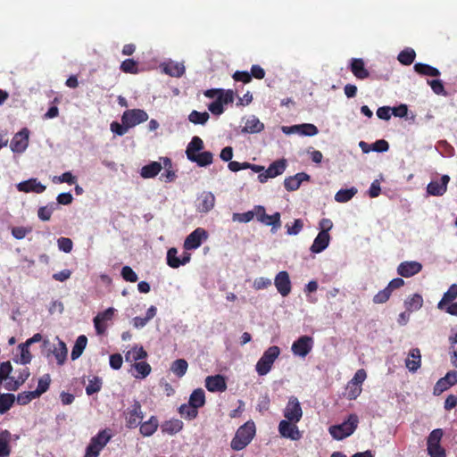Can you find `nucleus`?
I'll list each match as a JSON object with an SVG mask.
<instances>
[{
  "instance_id": "obj_1",
  "label": "nucleus",
  "mask_w": 457,
  "mask_h": 457,
  "mask_svg": "<svg viewBox=\"0 0 457 457\" xmlns=\"http://www.w3.org/2000/svg\"><path fill=\"white\" fill-rule=\"evenodd\" d=\"M204 96L207 98L214 99L208 104V110L216 116H220L224 112V104L234 102L235 93L231 89L212 88L204 92Z\"/></svg>"
},
{
  "instance_id": "obj_2",
  "label": "nucleus",
  "mask_w": 457,
  "mask_h": 457,
  "mask_svg": "<svg viewBox=\"0 0 457 457\" xmlns=\"http://www.w3.org/2000/svg\"><path fill=\"white\" fill-rule=\"evenodd\" d=\"M255 433L254 422L253 420L246 421L237 428L230 443L231 448L235 451L243 450L252 442Z\"/></svg>"
},
{
  "instance_id": "obj_3",
  "label": "nucleus",
  "mask_w": 457,
  "mask_h": 457,
  "mask_svg": "<svg viewBox=\"0 0 457 457\" xmlns=\"http://www.w3.org/2000/svg\"><path fill=\"white\" fill-rule=\"evenodd\" d=\"M358 424V416L355 413H352L341 424L330 426L328 431L334 439L343 440L350 436L356 430Z\"/></svg>"
},
{
  "instance_id": "obj_4",
  "label": "nucleus",
  "mask_w": 457,
  "mask_h": 457,
  "mask_svg": "<svg viewBox=\"0 0 457 457\" xmlns=\"http://www.w3.org/2000/svg\"><path fill=\"white\" fill-rule=\"evenodd\" d=\"M280 354V349L277 345L270 346L259 359L255 369L260 376H264L270 372L274 361Z\"/></svg>"
},
{
  "instance_id": "obj_5",
  "label": "nucleus",
  "mask_w": 457,
  "mask_h": 457,
  "mask_svg": "<svg viewBox=\"0 0 457 457\" xmlns=\"http://www.w3.org/2000/svg\"><path fill=\"white\" fill-rule=\"evenodd\" d=\"M443 435L441 428H436L429 434L427 445L428 454L430 457H446L445 450L440 445Z\"/></svg>"
},
{
  "instance_id": "obj_6",
  "label": "nucleus",
  "mask_w": 457,
  "mask_h": 457,
  "mask_svg": "<svg viewBox=\"0 0 457 457\" xmlns=\"http://www.w3.org/2000/svg\"><path fill=\"white\" fill-rule=\"evenodd\" d=\"M109 440L110 436L107 432L105 430L100 431L96 436L91 438L89 445L86 448L85 457H97Z\"/></svg>"
},
{
  "instance_id": "obj_7",
  "label": "nucleus",
  "mask_w": 457,
  "mask_h": 457,
  "mask_svg": "<svg viewBox=\"0 0 457 457\" xmlns=\"http://www.w3.org/2000/svg\"><path fill=\"white\" fill-rule=\"evenodd\" d=\"M256 219L261 223L266 226H271V231L275 233L281 227L280 213L278 212L272 215L266 213L265 208L262 205H255Z\"/></svg>"
},
{
  "instance_id": "obj_8",
  "label": "nucleus",
  "mask_w": 457,
  "mask_h": 457,
  "mask_svg": "<svg viewBox=\"0 0 457 457\" xmlns=\"http://www.w3.org/2000/svg\"><path fill=\"white\" fill-rule=\"evenodd\" d=\"M147 120L148 114L141 109L127 110L121 116V122L129 128H133Z\"/></svg>"
},
{
  "instance_id": "obj_9",
  "label": "nucleus",
  "mask_w": 457,
  "mask_h": 457,
  "mask_svg": "<svg viewBox=\"0 0 457 457\" xmlns=\"http://www.w3.org/2000/svg\"><path fill=\"white\" fill-rule=\"evenodd\" d=\"M286 420L293 422H299L303 417V410L297 397L290 396L284 409Z\"/></svg>"
},
{
  "instance_id": "obj_10",
  "label": "nucleus",
  "mask_w": 457,
  "mask_h": 457,
  "mask_svg": "<svg viewBox=\"0 0 457 457\" xmlns=\"http://www.w3.org/2000/svg\"><path fill=\"white\" fill-rule=\"evenodd\" d=\"M143 418L144 414L141 404L138 401H135L125 412L126 427L129 428H137L141 423Z\"/></svg>"
},
{
  "instance_id": "obj_11",
  "label": "nucleus",
  "mask_w": 457,
  "mask_h": 457,
  "mask_svg": "<svg viewBox=\"0 0 457 457\" xmlns=\"http://www.w3.org/2000/svg\"><path fill=\"white\" fill-rule=\"evenodd\" d=\"M298 422L283 420L278 424V432L282 437L297 441L302 437V434L298 429Z\"/></svg>"
},
{
  "instance_id": "obj_12",
  "label": "nucleus",
  "mask_w": 457,
  "mask_h": 457,
  "mask_svg": "<svg viewBox=\"0 0 457 457\" xmlns=\"http://www.w3.org/2000/svg\"><path fill=\"white\" fill-rule=\"evenodd\" d=\"M313 347V338L309 336H302L295 340L291 347L295 355L305 357Z\"/></svg>"
},
{
  "instance_id": "obj_13",
  "label": "nucleus",
  "mask_w": 457,
  "mask_h": 457,
  "mask_svg": "<svg viewBox=\"0 0 457 457\" xmlns=\"http://www.w3.org/2000/svg\"><path fill=\"white\" fill-rule=\"evenodd\" d=\"M29 131L27 128H23L16 133L11 141V150L17 154L23 153L29 145Z\"/></svg>"
},
{
  "instance_id": "obj_14",
  "label": "nucleus",
  "mask_w": 457,
  "mask_h": 457,
  "mask_svg": "<svg viewBox=\"0 0 457 457\" xmlns=\"http://www.w3.org/2000/svg\"><path fill=\"white\" fill-rule=\"evenodd\" d=\"M208 234L203 228H197L191 232L184 241V248L186 250H194L198 248L203 240L207 239Z\"/></svg>"
},
{
  "instance_id": "obj_15",
  "label": "nucleus",
  "mask_w": 457,
  "mask_h": 457,
  "mask_svg": "<svg viewBox=\"0 0 457 457\" xmlns=\"http://www.w3.org/2000/svg\"><path fill=\"white\" fill-rule=\"evenodd\" d=\"M274 285L282 296H287L291 292V281L287 271H279L274 279Z\"/></svg>"
},
{
  "instance_id": "obj_16",
  "label": "nucleus",
  "mask_w": 457,
  "mask_h": 457,
  "mask_svg": "<svg viewBox=\"0 0 457 457\" xmlns=\"http://www.w3.org/2000/svg\"><path fill=\"white\" fill-rule=\"evenodd\" d=\"M205 387L209 392H225L227 390L226 378L222 375L208 376L205 378Z\"/></svg>"
},
{
  "instance_id": "obj_17",
  "label": "nucleus",
  "mask_w": 457,
  "mask_h": 457,
  "mask_svg": "<svg viewBox=\"0 0 457 457\" xmlns=\"http://www.w3.org/2000/svg\"><path fill=\"white\" fill-rule=\"evenodd\" d=\"M215 196L212 192H203L197 198L196 210L199 212L206 213L213 209Z\"/></svg>"
},
{
  "instance_id": "obj_18",
  "label": "nucleus",
  "mask_w": 457,
  "mask_h": 457,
  "mask_svg": "<svg viewBox=\"0 0 457 457\" xmlns=\"http://www.w3.org/2000/svg\"><path fill=\"white\" fill-rule=\"evenodd\" d=\"M421 270L422 265L419 262H403L397 267V273L402 277L410 278L418 274Z\"/></svg>"
},
{
  "instance_id": "obj_19",
  "label": "nucleus",
  "mask_w": 457,
  "mask_h": 457,
  "mask_svg": "<svg viewBox=\"0 0 457 457\" xmlns=\"http://www.w3.org/2000/svg\"><path fill=\"white\" fill-rule=\"evenodd\" d=\"M450 181V177L448 175H443L441 177L440 181L433 180L428 183L427 187V192L430 195L441 196L443 195L447 189V184Z\"/></svg>"
},
{
  "instance_id": "obj_20",
  "label": "nucleus",
  "mask_w": 457,
  "mask_h": 457,
  "mask_svg": "<svg viewBox=\"0 0 457 457\" xmlns=\"http://www.w3.org/2000/svg\"><path fill=\"white\" fill-rule=\"evenodd\" d=\"M349 68L358 79L363 80L370 77V71L366 69L365 62L361 58H352Z\"/></svg>"
},
{
  "instance_id": "obj_21",
  "label": "nucleus",
  "mask_w": 457,
  "mask_h": 457,
  "mask_svg": "<svg viewBox=\"0 0 457 457\" xmlns=\"http://www.w3.org/2000/svg\"><path fill=\"white\" fill-rule=\"evenodd\" d=\"M46 186L37 181V179H30L17 185V189L21 192H34L37 194L43 193L46 190Z\"/></svg>"
},
{
  "instance_id": "obj_22",
  "label": "nucleus",
  "mask_w": 457,
  "mask_h": 457,
  "mask_svg": "<svg viewBox=\"0 0 457 457\" xmlns=\"http://www.w3.org/2000/svg\"><path fill=\"white\" fill-rule=\"evenodd\" d=\"M405 366L411 372H416L421 366V353L419 348H412L405 360Z\"/></svg>"
},
{
  "instance_id": "obj_23",
  "label": "nucleus",
  "mask_w": 457,
  "mask_h": 457,
  "mask_svg": "<svg viewBox=\"0 0 457 457\" xmlns=\"http://www.w3.org/2000/svg\"><path fill=\"white\" fill-rule=\"evenodd\" d=\"M329 241V234L319 233L310 248L311 252L314 253H321L328 246Z\"/></svg>"
},
{
  "instance_id": "obj_24",
  "label": "nucleus",
  "mask_w": 457,
  "mask_h": 457,
  "mask_svg": "<svg viewBox=\"0 0 457 457\" xmlns=\"http://www.w3.org/2000/svg\"><path fill=\"white\" fill-rule=\"evenodd\" d=\"M139 431L143 436H151L155 433L159 427V421L156 416H151L150 419L140 423Z\"/></svg>"
},
{
  "instance_id": "obj_25",
  "label": "nucleus",
  "mask_w": 457,
  "mask_h": 457,
  "mask_svg": "<svg viewBox=\"0 0 457 457\" xmlns=\"http://www.w3.org/2000/svg\"><path fill=\"white\" fill-rule=\"evenodd\" d=\"M183 422L178 419H171L164 421L162 426V432L168 435H175L183 429Z\"/></svg>"
},
{
  "instance_id": "obj_26",
  "label": "nucleus",
  "mask_w": 457,
  "mask_h": 457,
  "mask_svg": "<svg viewBox=\"0 0 457 457\" xmlns=\"http://www.w3.org/2000/svg\"><path fill=\"white\" fill-rule=\"evenodd\" d=\"M162 70L166 74L176 78H180L185 73L184 65L176 62L164 63Z\"/></svg>"
},
{
  "instance_id": "obj_27",
  "label": "nucleus",
  "mask_w": 457,
  "mask_h": 457,
  "mask_svg": "<svg viewBox=\"0 0 457 457\" xmlns=\"http://www.w3.org/2000/svg\"><path fill=\"white\" fill-rule=\"evenodd\" d=\"M57 340H58V343L54 347V350L52 351V353L57 361V364L62 366L66 361L68 350H67L65 343L62 340L59 339L58 337H57Z\"/></svg>"
},
{
  "instance_id": "obj_28",
  "label": "nucleus",
  "mask_w": 457,
  "mask_h": 457,
  "mask_svg": "<svg viewBox=\"0 0 457 457\" xmlns=\"http://www.w3.org/2000/svg\"><path fill=\"white\" fill-rule=\"evenodd\" d=\"M457 298V284H453L449 287L448 290L444 294L442 299L437 303L439 310H445L448 303H452Z\"/></svg>"
},
{
  "instance_id": "obj_29",
  "label": "nucleus",
  "mask_w": 457,
  "mask_h": 457,
  "mask_svg": "<svg viewBox=\"0 0 457 457\" xmlns=\"http://www.w3.org/2000/svg\"><path fill=\"white\" fill-rule=\"evenodd\" d=\"M188 160L195 162L200 167H205L212 163L213 154L209 151H205L192 155Z\"/></svg>"
},
{
  "instance_id": "obj_30",
  "label": "nucleus",
  "mask_w": 457,
  "mask_h": 457,
  "mask_svg": "<svg viewBox=\"0 0 457 457\" xmlns=\"http://www.w3.org/2000/svg\"><path fill=\"white\" fill-rule=\"evenodd\" d=\"M413 69L418 74L422 76L439 77L441 74L438 69L422 62L415 63Z\"/></svg>"
},
{
  "instance_id": "obj_31",
  "label": "nucleus",
  "mask_w": 457,
  "mask_h": 457,
  "mask_svg": "<svg viewBox=\"0 0 457 457\" xmlns=\"http://www.w3.org/2000/svg\"><path fill=\"white\" fill-rule=\"evenodd\" d=\"M264 129V124L260 121L258 118L255 116L250 117L246 122L242 131L245 133H259Z\"/></svg>"
},
{
  "instance_id": "obj_32",
  "label": "nucleus",
  "mask_w": 457,
  "mask_h": 457,
  "mask_svg": "<svg viewBox=\"0 0 457 457\" xmlns=\"http://www.w3.org/2000/svg\"><path fill=\"white\" fill-rule=\"evenodd\" d=\"M188 403L197 410L205 404V393L202 388L195 389L190 396Z\"/></svg>"
},
{
  "instance_id": "obj_33",
  "label": "nucleus",
  "mask_w": 457,
  "mask_h": 457,
  "mask_svg": "<svg viewBox=\"0 0 457 457\" xmlns=\"http://www.w3.org/2000/svg\"><path fill=\"white\" fill-rule=\"evenodd\" d=\"M87 344V338L85 335H80L76 339V342L73 345L72 351H71V360L75 361L79 357L81 356L83 351L85 350Z\"/></svg>"
},
{
  "instance_id": "obj_34",
  "label": "nucleus",
  "mask_w": 457,
  "mask_h": 457,
  "mask_svg": "<svg viewBox=\"0 0 457 457\" xmlns=\"http://www.w3.org/2000/svg\"><path fill=\"white\" fill-rule=\"evenodd\" d=\"M147 357L146 351L143 348V346H134L131 350L128 351L125 354L126 361H137L139 360H144Z\"/></svg>"
},
{
  "instance_id": "obj_35",
  "label": "nucleus",
  "mask_w": 457,
  "mask_h": 457,
  "mask_svg": "<svg viewBox=\"0 0 457 457\" xmlns=\"http://www.w3.org/2000/svg\"><path fill=\"white\" fill-rule=\"evenodd\" d=\"M162 166L160 162H152L141 169L140 174L144 179L154 178L162 170Z\"/></svg>"
},
{
  "instance_id": "obj_36",
  "label": "nucleus",
  "mask_w": 457,
  "mask_h": 457,
  "mask_svg": "<svg viewBox=\"0 0 457 457\" xmlns=\"http://www.w3.org/2000/svg\"><path fill=\"white\" fill-rule=\"evenodd\" d=\"M287 168L286 159H279L273 162L266 170L270 178H275L281 175Z\"/></svg>"
},
{
  "instance_id": "obj_37",
  "label": "nucleus",
  "mask_w": 457,
  "mask_h": 457,
  "mask_svg": "<svg viewBox=\"0 0 457 457\" xmlns=\"http://www.w3.org/2000/svg\"><path fill=\"white\" fill-rule=\"evenodd\" d=\"M423 305V298L420 294H414L404 302L406 310L410 312L420 310Z\"/></svg>"
},
{
  "instance_id": "obj_38",
  "label": "nucleus",
  "mask_w": 457,
  "mask_h": 457,
  "mask_svg": "<svg viewBox=\"0 0 457 457\" xmlns=\"http://www.w3.org/2000/svg\"><path fill=\"white\" fill-rule=\"evenodd\" d=\"M204 147V145L203 140L197 136L193 137L186 150L187 159L197 154L199 151L203 150Z\"/></svg>"
},
{
  "instance_id": "obj_39",
  "label": "nucleus",
  "mask_w": 457,
  "mask_h": 457,
  "mask_svg": "<svg viewBox=\"0 0 457 457\" xmlns=\"http://www.w3.org/2000/svg\"><path fill=\"white\" fill-rule=\"evenodd\" d=\"M291 130L297 131L302 135L304 136H315L318 134L319 130L318 128L311 123H303L300 125H295L290 128Z\"/></svg>"
},
{
  "instance_id": "obj_40",
  "label": "nucleus",
  "mask_w": 457,
  "mask_h": 457,
  "mask_svg": "<svg viewBox=\"0 0 457 457\" xmlns=\"http://www.w3.org/2000/svg\"><path fill=\"white\" fill-rule=\"evenodd\" d=\"M415 57V51L411 47H407L399 53L397 60L403 65H411L414 62Z\"/></svg>"
},
{
  "instance_id": "obj_41",
  "label": "nucleus",
  "mask_w": 457,
  "mask_h": 457,
  "mask_svg": "<svg viewBox=\"0 0 457 457\" xmlns=\"http://www.w3.org/2000/svg\"><path fill=\"white\" fill-rule=\"evenodd\" d=\"M58 208L57 204L52 202L46 206H41L37 210L38 219L43 221H47L51 219V216L54 210Z\"/></svg>"
},
{
  "instance_id": "obj_42",
  "label": "nucleus",
  "mask_w": 457,
  "mask_h": 457,
  "mask_svg": "<svg viewBox=\"0 0 457 457\" xmlns=\"http://www.w3.org/2000/svg\"><path fill=\"white\" fill-rule=\"evenodd\" d=\"M133 367L137 371L135 378L140 379L146 378L152 370L150 364L146 361H136Z\"/></svg>"
},
{
  "instance_id": "obj_43",
  "label": "nucleus",
  "mask_w": 457,
  "mask_h": 457,
  "mask_svg": "<svg viewBox=\"0 0 457 457\" xmlns=\"http://www.w3.org/2000/svg\"><path fill=\"white\" fill-rule=\"evenodd\" d=\"M187 361L185 359H178L171 364V371L179 378L183 377L187 370Z\"/></svg>"
},
{
  "instance_id": "obj_44",
  "label": "nucleus",
  "mask_w": 457,
  "mask_h": 457,
  "mask_svg": "<svg viewBox=\"0 0 457 457\" xmlns=\"http://www.w3.org/2000/svg\"><path fill=\"white\" fill-rule=\"evenodd\" d=\"M179 414L188 420H195L198 415V410L189 403L181 404L179 408Z\"/></svg>"
},
{
  "instance_id": "obj_45",
  "label": "nucleus",
  "mask_w": 457,
  "mask_h": 457,
  "mask_svg": "<svg viewBox=\"0 0 457 457\" xmlns=\"http://www.w3.org/2000/svg\"><path fill=\"white\" fill-rule=\"evenodd\" d=\"M210 118L207 112H200L198 111H192L188 115V120L195 125H204Z\"/></svg>"
},
{
  "instance_id": "obj_46",
  "label": "nucleus",
  "mask_w": 457,
  "mask_h": 457,
  "mask_svg": "<svg viewBox=\"0 0 457 457\" xmlns=\"http://www.w3.org/2000/svg\"><path fill=\"white\" fill-rule=\"evenodd\" d=\"M51 378L49 374H45L38 379L37 387L34 390V395L39 397L49 389Z\"/></svg>"
},
{
  "instance_id": "obj_47",
  "label": "nucleus",
  "mask_w": 457,
  "mask_h": 457,
  "mask_svg": "<svg viewBox=\"0 0 457 457\" xmlns=\"http://www.w3.org/2000/svg\"><path fill=\"white\" fill-rule=\"evenodd\" d=\"M124 73L137 74L139 72L138 62L134 59L124 60L120 67Z\"/></svg>"
},
{
  "instance_id": "obj_48",
  "label": "nucleus",
  "mask_w": 457,
  "mask_h": 457,
  "mask_svg": "<svg viewBox=\"0 0 457 457\" xmlns=\"http://www.w3.org/2000/svg\"><path fill=\"white\" fill-rule=\"evenodd\" d=\"M356 193L357 189L354 187L349 189H340L335 195V200L338 203H346L351 200Z\"/></svg>"
},
{
  "instance_id": "obj_49",
  "label": "nucleus",
  "mask_w": 457,
  "mask_h": 457,
  "mask_svg": "<svg viewBox=\"0 0 457 457\" xmlns=\"http://www.w3.org/2000/svg\"><path fill=\"white\" fill-rule=\"evenodd\" d=\"M15 396L12 394H3L0 397V414H4L8 411L13 405Z\"/></svg>"
},
{
  "instance_id": "obj_50",
  "label": "nucleus",
  "mask_w": 457,
  "mask_h": 457,
  "mask_svg": "<svg viewBox=\"0 0 457 457\" xmlns=\"http://www.w3.org/2000/svg\"><path fill=\"white\" fill-rule=\"evenodd\" d=\"M103 380L100 377L95 376L89 380L88 385L86 386V393L87 395L98 393L102 389Z\"/></svg>"
},
{
  "instance_id": "obj_51",
  "label": "nucleus",
  "mask_w": 457,
  "mask_h": 457,
  "mask_svg": "<svg viewBox=\"0 0 457 457\" xmlns=\"http://www.w3.org/2000/svg\"><path fill=\"white\" fill-rule=\"evenodd\" d=\"M449 354L453 366L457 369V332L449 337Z\"/></svg>"
},
{
  "instance_id": "obj_52",
  "label": "nucleus",
  "mask_w": 457,
  "mask_h": 457,
  "mask_svg": "<svg viewBox=\"0 0 457 457\" xmlns=\"http://www.w3.org/2000/svg\"><path fill=\"white\" fill-rule=\"evenodd\" d=\"M256 212H257V211L255 210V206H254L252 211H248L244 213H237V212L233 213L232 220L241 222V223H247V222L251 221L254 218V216L256 217Z\"/></svg>"
},
{
  "instance_id": "obj_53",
  "label": "nucleus",
  "mask_w": 457,
  "mask_h": 457,
  "mask_svg": "<svg viewBox=\"0 0 457 457\" xmlns=\"http://www.w3.org/2000/svg\"><path fill=\"white\" fill-rule=\"evenodd\" d=\"M167 264L173 269H177L181 266L180 258L178 257V250L175 247H171L167 252Z\"/></svg>"
},
{
  "instance_id": "obj_54",
  "label": "nucleus",
  "mask_w": 457,
  "mask_h": 457,
  "mask_svg": "<svg viewBox=\"0 0 457 457\" xmlns=\"http://www.w3.org/2000/svg\"><path fill=\"white\" fill-rule=\"evenodd\" d=\"M392 295V291L388 287L378 292L373 297V303L377 304L386 303Z\"/></svg>"
},
{
  "instance_id": "obj_55",
  "label": "nucleus",
  "mask_w": 457,
  "mask_h": 457,
  "mask_svg": "<svg viewBox=\"0 0 457 457\" xmlns=\"http://www.w3.org/2000/svg\"><path fill=\"white\" fill-rule=\"evenodd\" d=\"M8 435V431L0 433V457H7L10 454V447L7 439Z\"/></svg>"
},
{
  "instance_id": "obj_56",
  "label": "nucleus",
  "mask_w": 457,
  "mask_h": 457,
  "mask_svg": "<svg viewBox=\"0 0 457 457\" xmlns=\"http://www.w3.org/2000/svg\"><path fill=\"white\" fill-rule=\"evenodd\" d=\"M19 347L21 349V357H20L21 363L23 365L29 363L32 359V355L29 350V345H28L27 344L24 343V344H21L19 345Z\"/></svg>"
},
{
  "instance_id": "obj_57",
  "label": "nucleus",
  "mask_w": 457,
  "mask_h": 457,
  "mask_svg": "<svg viewBox=\"0 0 457 457\" xmlns=\"http://www.w3.org/2000/svg\"><path fill=\"white\" fill-rule=\"evenodd\" d=\"M164 168L166 169L165 173L162 174V177H166V181L170 182L174 180L176 175L175 172L171 170L172 164L170 158L165 157L162 159Z\"/></svg>"
},
{
  "instance_id": "obj_58",
  "label": "nucleus",
  "mask_w": 457,
  "mask_h": 457,
  "mask_svg": "<svg viewBox=\"0 0 457 457\" xmlns=\"http://www.w3.org/2000/svg\"><path fill=\"white\" fill-rule=\"evenodd\" d=\"M428 84L431 87L433 92L436 95L446 96L444 84L440 79L428 80Z\"/></svg>"
},
{
  "instance_id": "obj_59",
  "label": "nucleus",
  "mask_w": 457,
  "mask_h": 457,
  "mask_svg": "<svg viewBox=\"0 0 457 457\" xmlns=\"http://www.w3.org/2000/svg\"><path fill=\"white\" fill-rule=\"evenodd\" d=\"M12 370V367L10 361H4L0 364V385L4 380L9 378Z\"/></svg>"
},
{
  "instance_id": "obj_60",
  "label": "nucleus",
  "mask_w": 457,
  "mask_h": 457,
  "mask_svg": "<svg viewBox=\"0 0 457 457\" xmlns=\"http://www.w3.org/2000/svg\"><path fill=\"white\" fill-rule=\"evenodd\" d=\"M287 233L288 235H297L303 228V221L301 219L295 220L293 225L287 224Z\"/></svg>"
},
{
  "instance_id": "obj_61",
  "label": "nucleus",
  "mask_w": 457,
  "mask_h": 457,
  "mask_svg": "<svg viewBox=\"0 0 457 457\" xmlns=\"http://www.w3.org/2000/svg\"><path fill=\"white\" fill-rule=\"evenodd\" d=\"M121 276L124 280L132 283L137 282L138 279L137 275L129 266H124L121 269Z\"/></svg>"
},
{
  "instance_id": "obj_62",
  "label": "nucleus",
  "mask_w": 457,
  "mask_h": 457,
  "mask_svg": "<svg viewBox=\"0 0 457 457\" xmlns=\"http://www.w3.org/2000/svg\"><path fill=\"white\" fill-rule=\"evenodd\" d=\"M57 245L59 249L66 253H71L73 247V243L69 237H60L57 240Z\"/></svg>"
},
{
  "instance_id": "obj_63",
  "label": "nucleus",
  "mask_w": 457,
  "mask_h": 457,
  "mask_svg": "<svg viewBox=\"0 0 457 457\" xmlns=\"http://www.w3.org/2000/svg\"><path fill=\"white\" fill-rule=\"evenodd\" d=\"M36 398H37V397L36 395H34L33 391L22 392L17 395V402L21 405H25Z\"/></svg>"
},
{
  "instance_id": "obj_64",
  "label": "nucleus",
  "mask_w": 457,
  "mask_h": 457,
  "mask_svg": "<svg viewBox=\"0 0 457 457\" xmlns=\"http://www.w3.org/2000/svg\"><path fill=\"white\" fill-rule=\"evenodd\" d=\"M366 378H367L366 371L363 369H360L355 372L353 378L351 379V381L349 383L353 386L355 385L356 386H361V384L366 379Z\"/></svg>"
}]
</instances>
